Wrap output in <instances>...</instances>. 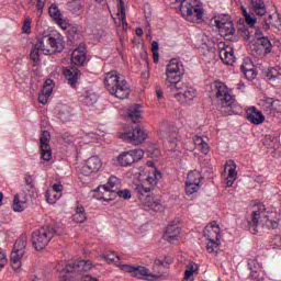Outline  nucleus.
Masks as SVG:
<instances>
[{"mask_svg": "<svg viewBox=\"0 0 281 281\" xmlns=\"http://www.w3.org/2000/svg\"><path fill=\"white\" fill-rule=\"evenodd\" d=\"M186 69L181 60L173 58L166 66L165 87L171 98L180 104H192L196 98V89L182 82Z\"/></svg>", "mask_w": 281, "mask_h": 281, "instance_id": "1", "label": "nucleus"}, {"mask_svg": "<svg viewBox=\"0 0 281 281\" xmlns=\"http://www.w3.org/2000/svg\"><path fill=\"white\" fill-rule=\"evenodd\" d=\"M65 49V38L58 32L47 35H41L31 50V58L34 63H38L41 54L52 56V54H60Z\"/></svg>", "mask_w": 281, "mask_h": 281, "instance_id": "2", "label": "nucleus"}, {"mask_svg": "<svg viewBox=\"0 0 281 281\" xmlns=\"http://www.w3.org/2000/svg\"><path fill=\"white\" fill-rule=\"evenodd\" d=\"M104 85L109 93L114 95V98H119V100H126V98L131 95V86L128 85V81L115 70L105 74Z\"/></svg>", "mask_w": 281, "mask_h": 281, "instance_id": "3", "label": "nucleus"}, {"mask_svg": "<svg viewBox=\"0 0 281 281\" xmlns=\"http://www.w3.org/2000/svg\"><path fill=\"white\" fill-rule=\"evenodd\" d=\"M265 205L260 204L252 209L251 215L248 218V229L250 234H258V226L262 223L268 229H278V222L269 220L267 213L265 212Z\"/></svg>", "mask_w": 281, "mask_h": 281, "instance_id": "4", "label": "nucleus"}, {"mask_svg": "<svg viewBox=\"0 0 281 281\" xmlns=\"http://www.w3.org/2000/svg\"><path fill=\"white\" fill-rule=\"evenodd\" d=\"M214 93L218 109H226V113H229L236 106V99H234L232 90L224 82H214Z\"/></svg>", "mask_w": 281, "mask_h": 281, "instance_id": "5", "label": "nucleus"}, {"mask_svg": "<svg viewBox=\"0 0 281 281\" xmlns=\"http://www.w3.org/2000/svg\"><path fill=\"white\" fill-rule=\"evenodd\" d=\"M180 12L183 19L190 23H203L205 10L203 7L196 4V0H182Z\"/></svg>", "mask_w": 281, "mask_h": 281, "instance_id": "6", "label": "nucleus"}, {"mask_svg": "<svg viewBox=\"0 0 281 281\" xmlns=\"http://www.w3.org/2000/svg\"><path fill=\"white\" fill-rule=\"evenodd\" d=\"M55 269L59 271V273H78L80 271H91L93 269V263L90 260L85 259H75L68 261H59Z\"/></svg>", "mask_w": 281, "mask_h": 281, "instance_id": "7", "label": "nucleus"}, {"mask_svg": "<svg viewBox=\"0 0 281 281\" xmlns=\"http://www.w3.org/2000/svg\"><path fill=\"white\" fill-rule=\"evenodd\" d=\"M56 234V229L52 226H44L32 234V243L34 247H47L54 235Z\"/></svg>", "mask_w": 281, "mask_h": 281, "instance_id": "8", "label": "nucleus"}, {"mask_svg": "<svg viewBox=\"0 0 281 281\" xmlns=\"http://www.w3.org/2000/svg\"><path fill=\"white\" fill-rule=\"evenodd\" d=\"M204 238L206 247H221V226L218 223L211 222L204 227Z\"/></svg>", "mask_w": 281, "mask_h": 281, "instance_id": "9", "label": "nucleus"}, {"mask_svg": "<svg viewBox=\"0 0 281 281\" xmlns=\"http://www.w3.org/2000/svg\"><path fill=\"white\" fill-rule=\"evenodd\" d=\"M120 138L124 139V142H128V144H133L134 146H139L143 142H146L148 134L142 127L136 126L132 131L121 134Z\"/></svg>", "mask_w": 281, "mask_h": 281, "instance_id": "10", "label": "nucleus"}, {"mask_svg": "<svg viewBox=\"0 0 281 281\" xmlns=\"http://www.w3.org/2000/svg\"><path fill=\"white\" fill-rule=\"evenodd\" d=\"M144 157V150L142 149H133L130 151H123L117 156L116 160L120 166H133L135 161H139Z\"/></svg>", "mask_w": 281, "mask_h": 281, "instance_id": "11", "label": "nucleus"}, {"mask_svg": "<svg viewBox=\"0 0 281 281\" xmlns=\"http://www.w3.org/2000/svg\"><path fill=\"white\" fill-rule=\"evenodd\" d=\"M122 182L115 176H111L106 184L101 187L104 190L105 194H109V198L102 196L103 201H113L116 196V192L120 190Z\"/></svg>", "mask_w": 281, "mask_h": 281, "instance_id": "12", "label": "nucleus"}, {"mask_svg": "<svg viewBox=\"0 0 281 281\" xmlns=\"http://www.w3.org/2000/svg\"><path fill=\"white\" fill-rule=\"evenodd\" d=\"M122 270L131 273L133 278L138 280H153L155 278V276L148 273L149 270L144 266L123 265Z\"/></svg>", "mask_w": 281, "mask_h": 281, "instance_id": "13", "label": "nucleus"}, {"mask_svg": "<svg viewBox=\"0 0 281 281\" xmlns=\"http://www.w3.org/2000/svg\"><path fill=\"white\" fill-rule=\"evenodd\" d=\"M217 49L220 50V58L224 65H234L236 63L232 46H228L225 42H220L217 43Z\"/></svg>", "mask_w": 281, "mask_h": 281, "instance_id": "14", "label": "nucleus"}, {"mask_svg": "<svg viewBox=\"0 0 281 281\" xmlns=\"http://www.w3.org/2000/svg\"><path fill=\"white\" fill-rule=\"evenodd\" d=\"M102 168V159L98 156H91L88 158L86 165L81 168L82 175L89 177V175H93V172H100Z\"/></svg>", "mask_w": 281, "mask_h": 281, "instance_id": "15", "label": "nucleus"}, {"mask_svg": "<svg viewBox=\"0 0 281 281\" xmlns=\"http://www.w3.org/2000/svg\"><path fill=\"white\" fill-rule=\"evenodd\" d=\"M179 234H181V227L175 223H170L165 229L162 239L169 243V245H177Z\"/></svg>", "mask_w": 281, "mask_h": 281, "instance_id": "16", "label": "nucleus"}, {"mask_svg": "<svg viewBox=\"0 0 281 281\" xmlns=\"http://www.w3.org/2000/svg\"><path fill=\"white\" fill-rule=\"evenodd\" d=\"M49 139H52V135L47 131H43L40 138V147L42 151V159H44V161H49V159H52V147L49 146Z\"/></svg>", "mask_w": 281, "mask_h": 281, "instance_id": "17", "label": "nucleus"}, {"mask_svg": "<svg viewBox=\"0 0 281 281\" xmlns=\"http://www.w3.org/2000/svg\"><path fill=\"white\" fill-rule=\"evenodd\" d=\"M71 64L77 67H82L87 60V46L83 43L79 44L77 48L74 49L71 54Z\"/></svg>", "mask_w": 281, "mask_h": 281, "instance_id": "18", "label": "nucleus"}, {"mask_svg": "<svg viewBox=\"0 0 281 281\" xmlns=\"http://www.w3.org/2000/svg\"><path fill=\"white\" fill-rule=\"evenodd\" d=\"M261 109L266 112L267 115H276V113H280V100H273L272 98H266L261 101Z\"/></svg>", "mask_w": 281, "mask_h": 281, "instance_id": "19", "label": "nucleus"}, {"mask_svg": "<svg viewBox=\"0 0 281 281\" xmlns=\"http://www.w3.org/2000/svg\"><path fill=\"white\" fill-rule=\"evenodd\" d=\"M49 16L55 21L61 30H68L69 29V22L63 18V13H60V9L56 7V4H52L48 9Z\"/></svg>", "mask_w": 281, "mask_h": 281, "instance_id": "20", "label": "nucleus"}, {"mask_svg": "<svg viewBox=\"0 0 281 281\" xmlns=\"http://www.w3.org/2000/svg\"><path fill=\"white\" fill-rule=\"evenodd\" d=\"M224 172H227L226 187L232 188L234 181L238 179V172H236V162L234 160L226 161Z\"/></svg>", "mask_w": 281, "mask_h": 281, "instance_id": "21", "label": "nucleus"}, {"mask_svg": "<svg viewBox=\"0 0 281 281\" xmlns=\"http://www.w3.org/2000/svg\"><path fill=\"white\" fill-rule=\"evenodd\" d=\"M246 120L258 126L265 122V115L256 108L251 106L246 110Z\"/></svg>", "mask_w": 281, "mask_h": 281, "instance_id": "22", "label": "nucleus"}, {"mask_svg": "<svg viewBox=\"0 0 281 281\" xmlns=\"http://www.w3.org/2000/svg\"><path fill=\"white\" fill-rule=\"evenodd\" d=\"M217 30L225 41H236V29L234 27L233 22L226 23L224 26H220Z\"/></svg>", "mask_w": 281, "mask_h": 281, "instance_id": "23", "label": "nucleus"}, {"mask_svg": "<svg viewBox=\"0 0 281 281\" xmlns=\"http://www.w3.org/2000/svg\"><path fill=\"white\" fill-rule=\"evenodd\" d=\"M145 207H148L151 212H164L161 200L150 195H147L145 199Z\"/></svg>", "mask_w": 281, "mask_h": 281, "instance_id": "24", "label": "nucleus"}, {"mask_svg": "<svg viewBox=\"0 0 281 281\" xmlns=\"http://www.w3.org/2000/svg\"><path fill=\"white\" fill-rule=\"evenodd\" d=\"M273 45H271V41L269 37H261L256 42L254 49L258 48L259 54H269L271 53Z\"/></svg>", "mask_w": 281, "mask_h": 281, "instance_id": "25", "label": "nucleus"}, {"mask_svg": "<svg viewBox=\"0 0 281 281\" xmlns=\"http://www.w3.org/2000/svg\"><path fill=\"white\" fill-rule=\"evenodd\" d=\"M64 76L66 77V80L68 81V85H70V87H76V83L80 78V70H78V68L66 69L64 71Z\"/></svg>", "mask_w": 281, "mask_h": 281, "instance_id": "26", "label": "nucleus"}, {"mask_svg": "<svg viewBox=\"0 0 281 281\" xmlns=\"http://www.w3.org/2000/svg\"><path fill=\"white\" fill-rule=\"evenodd\" d=\"M250 5L255 14L258 16H266L267 4H265V0H250Z\"/></svg>", "mask_w": 281, "mask_h": 281, "instance_id": "27", "label": "nucleus"}, {"mask_svg": "<svg viewBox=\"0 0 281 281\" xmlns=\"http://www.w3.org/2000/svg\"><path fill=\"white\" fill-rule=\"evenodd\" d=\"M193 144H195V148H198L203 155H207V153H210V145L205 142L203 136L195 135Z\"/></svg>", "mask_w": 281, "mask_h": 281, "instance_id": "28", "label": "nucleus"}, {"mask_svg": "<svg viewBox=\"0 0 281 281\" xmlns=\"http://www.w3.org/2000/svg\"><path fill=\"white\" fill-rule=\"evenodd\" d=\"M142 106L139 104H135L128 108L127 110V117L132 120L134 124H137L139 122V119L142 117Z\"/></svg>", "mask_w": 281, "mask_h": 281, "instance_id": "29", "label": "nucleus"}, {"mask_svg": "<svg viewBox=\"0 0 281 281\" xmlns=\"http://www.w3.org/2000/svg\"><path fill=\"white\" fill-rule=\"evenodd\" d=\"M72 221L74 223H85V221H87V212L85 211V206H82V204H78L75 209Z\"/></svg>", "mask_w": 281, "mask_h": 281, "instance_id": "30", "label": "nucleus"}, {"mask_svg": "<svg viewBox=\"0 0 281 281\" xmlns=\"http://www.w3.org/2000/svg\"><path fill=\"white\" fill-rule=\"evenodd\" d=\"M211 23L215 25V27L220 29V27H223L224 25H227V23H232V20L229 18V14H224V15L214 16L211 20Z\"/></svg>", "mask_w": 281, "mask_h": 281, "instance_id": "31", "label": "nucleus"}, {"mask_svg": "<svg viewBox=\"0 0 281 281\" xmlns=\"http://www.w3.org/2000/svg\"><path fill=\"white\" fill-rule=\"evenodd\" d=\"M98 102V94L91 90L86 91L83 97V104L86 106H93Z\"/></svg>", "mask_w": 281, "mask_h": 281, "instance_id": "32", "label": "nucleus"}, {"mask_svg": "<svg viewBox=\"0 0 281 281\" xmlns=\"http://www.w3.org/2000/svg\"><path fill=\"white\" fill-rule=\"evenodd\" d=\"M153 176H149L146 178V183H149V188H155V186H157L158 181L161 179V171H159L158 169H154V172H151Z\"/></svg>", "mask_w": 281, "mask_h": 281, "instance_id": "33", "label": "nucleus"}, {"mask_svg": "<svg viewBox=\"0 0 281 281\" xmlns=\"http://www.w3.org/2000/svg\"><path fill=\"white\" fill-rule=\"evenodd\" d=\"M83 3H85L83 0L68 1L67 8L74 14H78V12H80V10H82Z\"/></svg>", "mask_w": 281, "mask_h": 281, "instance_id": "34", "label": "nucleus"}, {"mask_svg": "<svg viewBox=\"0 0 281 281\" xmlns=\"http://www.w3.org/2000/svg\"><path fill=\"white\" fill-rule=\"evenodd\" d=\"M201 172L199 170L190 171L187 176V183H196L198 186H201Z\"/></svg>", "mask_w": 281, "mask_h": 281, "instance_id": "35", "label": "nucleus"}, {"mask_svg": "<svg viewBox=\"0 0 281 281\" xmlns=\"http://www.w3.org/2000/svg\"><path fill=\"white\" fill-rule=\"evenodd\" d=\"M71 117V108L67 105H63L59 110V120L61 122H69Z\"/></svg>", "mask_w": 281, "mask_h": 281, "instance_id": "36", "label": "nucleus"}, {"mask_svg": "<svg viewBox=\"0 0 281 281\" xmlns=\"http://www.w3.org/2000/svg\"><path fill=\"white\" fill-rule=\"evenodd\" d=\"M266 77L268 80L274 81V80H281V68H270L267 71Z\"/></svg>", "mask_w": 281, "mask_h": 281, "instance_id": "37", "label": "nucleus"}, {"mask_svg": "<svg viewBox=\"0 0 281 281\" xmlns=\"http://www.w3.org/2000/svg\"><path fill=\"white\" fill-rule=\"evenodd\" d=\"M136 192L140 195V196H148V194H150V192H153V187H147L146 182L137 184L135 188Z\"/></svg>", "mask_w": 281, "mask_h": 281, "instance_id": "38", "label": "nucleus"}, {"mask_svg": "<svg viewBox=\"0 0 281 281\" xmlns=\"http://www.w3.org/2000/svg\"><path fill=\"white\" fill-rule=\"evenodd\" d=\"M60 196H63V193H58V192L49 191V190L46 191V201L50 205H54V203H56V201H58V199H60Z\"/></svg>", "mask_w": 281, "mask_h": 281, "instance_id": "39", "label": "nucleus"}, {"mask_svg": "<svg viewBox=\"0 0 281 281\" xmlns=\"http://www.w3.org/2000/svg\"><path fill=\"white\" fill-rule=\"evenodd\" d=\"M276 19V14H269V15H265V18L261 19V25L263 27V30H269L272 25L273 27V20Z\"/></svg>", "mask_w": 281, "mask_h": 281, "instance_id": "40", "label": "nucleus"}, {"mask_svg": "<svg viewBox=\"0 0 281 281\" xmlns=\"http://www.w3.org/2000/svg\"><path fill=\"white\" fill-rule=\"evenodd\" d=\"M23 210H25V201L21 202V198H19V195H14L13 212H23Z\"/></svg>", "mask_w": 281, "mask_h": 281, "instance_id": "41", "label": "nucleus"}, {"mask_svg": "<svg viewBox=\"0 0 281 281\" xmlns=\"http://www.w3.org/2000/svg\"><path fill=\"white\" fill-rule=\"evenodd\" d=\"M53 92H54V80L46 79L42 89V93H44L45 95H52Z\"/></svg>", "mask_w": 281, "mask_h": 281, "instance_id": "42", "label": "nucleus"}, {"mask_svg": "<svg viewBox=\"0 0 281 281\" xmlns=\"http://www.w3.org/2000/svg\"><path fill=\"white\" fill-rule=\"evenodd\" d=\"M200 188H201V184L186 182V192H187L188 196H191V194L199 192Z\"/></svg>", "mask_w": 281, "mask_h": 281, "instance_id": "43", "label": "nucleus"}, {"mask_svg": "<svg viewBox=\"0 0 281 281\" xmlns=\"http://www.w3.org/2000/svg\"><path fill=\"white\" fill-rule=\"evenodd\" d=\"M248 267L251 271L250 277H252V279H257L258 276H256V273H258V260L257 259H249L248 260Z\"/></svg>", "mask_w": 281, "mask_h": 281, "instance_id": "44", "label": "nucleus"}, {"mask_svg": "<svg viewBox=\"0 0 281 281\" xmlns=\"http://www.w3.org/2000/svg\"><path fill=\"white\" fill-rule=\"evenodd\" d=\"M243 12H244V19H245L247 25H249L250 27H254V25H256V21H258L256 15H251V14L247 13V9H243Z\"/></svg>", "mask_w": 281, "mask_h": 281, "instance_id": "45", "label": "nucleus"}, {"mask_svg": "<svg viewBox=\"0 0 281 281\" xmlns=\"http://www.w3.org/2000/svg\"><path fill=\"white\" fill-rule=\"evenodd\" d=\"M11 252V260H21L25 256V248H13Z\"/></svg>", "mask_w": 281, "mask_h": 281, "instance_id": "46", "label": "nucleus"}, {"mask_svg": "<svg viewBox=\"0 0 281 281\" xmlns=\"http://www.w3.org/2000/svg\"><path fill=\"white\" fill-rule=\"evenodd\" d=\"M254 68H256V66H254V63L249 58H245L240 66L241 74L245 71H249Z\"/></svg>", "mask_w": 281, "mask_h": 281, "instance_id": "47", "label": "nucleus"}, {"mask_svg": "<svg viewBox=\"0 0 281 281\" xmlns=\"http://www.w3.org/2000/svg\"><path fill=\"white\" fill-rule=\"evenodd\" d=\"M116 258H117V254L115 252L101 254L99 256V259L104 260L105 262H114Z\"/></svg>", "mask_w": 281, "mask_h": 281, "instance_id": "48", "label": "nucleus"}, {"mask_svg": "<svg viewBox=\"0 0 281 281\" xmlns=\"http://www.w3.org/2000/svg\"><path fill=\"white\" fill-rule=\"evenodd\" d=\"M121 3V18H120V23L123 26V30H126L128 27V23H126V12L124 11V5L122 4L123 1L120 0Z\"/></svg>", "mask_w": 281, "mask_h": 281, "instance_id": "49", "label": "nucleus"}, {"mask_svg": "<svg viewBox=\"0 0 281 281\" xmlns=\"http://www.w3.org/2000/svg\"><path fill=\"white\" fill-rule=\"evenodd\" d=\"M22 32L24 34H30V32H32V20L30 18H26L24 20V23L22 25Z\"/></svg>", "mask_w": 281, "mask_h": 281, "instance_id": "50", "label": "nucleus"}, {"mask_svg": "<svg viewBox=\"0 0 281 281\" xmlns=\"http://www.w3.org/2000/svg\"><path fill=\"white\" fill-rule=\"evenodd\" d=\"M243 74H244L245 78H247V80H256V76H258V71L256 70V68L246 70Z\"/></svg>", "mask_w": 281, "mask_h": 281, "instance_id": "51", "label": "nucleus"}, {"mask_svg": "<svg viewBox=\"0 0 281 281\" xmlns=\"http://www.w3.org/2000/svg\"><path fill=\"white\" fill-rule=\"evenodd\" d=\"M116 195L120 196V199H124L125 201H128L131 199V190H117Z\"/></svg>", "mask_w": 281, "mask_h": 281, "instance_id": "52", "label": "nucleus"}, {"mask_svg": "<svg viewBox=\"0 0 281 281\" xmlns=\"http://www.w3.org/2000/svg\"><path fill=\"white\" fill-rule=\"evenodd\" d=\"M8 265V255L0 248V271Z\"/></svg>", "mask_w": 281, "mask_h": 281, "instance_id": "53", "label": "nucleus"}, {"mask_svg": "<svg viewBox=\"0 0 281 281\" xmlns=\"http://www.w3.org/2000/svg\"><path fill=\"white\" fill-rule=\"evenodd\" d=\"M14 247H27V236L22 235L15 240Z\"/></svg>", "mask_w": 281, "mask_h": 281, "instance_id": "54", "label": "nucleus"}, {"mask_svg": "<svg viewBox=\"0 0 281 281\" xmlns=\"http://www.w3.org/2000/svg\"><path fill=\"white\" fill-rule=\"evenodd\" d=\"M24 181L26 183L27 190H32V188H34V178H32V176L29 173H25Z\"/></svg>", "mask_w": 281, "mask_h": 281, "instance_id": "55", "label": "nucleus"}, {"mask_svg": "<svg viewBox=\"0 0 281 281\" xmlns=\"http://www.w3.org/2000/svg\"><path fill=\"white\" fill-rule=\"evenodd\" d=\"M170 150H177V133H172V138L169 139Z\"/></svg>", "mask_w": 281, "mask_h": 281, "instance_id": "56", "label": "nucleus"}, {"mask_svg": "<svg viewBox=\"0 0 281 281\" xmlns=\"http://www.w3.org/2000/svg\"><path fill=\"white\" fill-rule=\"evenodd\" d=\"M63 184H60V183H55V184H53V187L50 188V189H48V191H50V192H57V193H59V194H61V192H63Z\"/></svg>", "mask_w": 281, "mask_h": 281, "instance_id": "57", "label": "nucleus"}, {"mask_svg": "<svg viewBox=\"0 0 281 281\" xmlns=\"http://www.w3.org/2000/svg\"><path fill=\"white\" fill-rule=\"evenodd\" d=\"M271 245L273 247H281V237L280 235H276L273 239L271 240Z\"/></svg>", "mask_w": 281, "mask_h": 281, "instance_id": "58", "label": "nucleus"}, {"mask_svg": "<svg viewBox=\"0 0 281 281\" xmlns=\"http://www.w3.org/2000/svg\"><path fill=\"white\" fill-rule=\"evenodd\" d=\"M274 23L273 27H277L278 30H281V15L280 14H274Z\"/></svg>", "mask_w": 281, "mask_h": 281, "instance_id": "59", "label": "nucleus"}, {"mask_svg": "<svg viewBox=\"0 0 281 281\" xmlns=\"http://www.w3.org/2000/svg\"><path fill=\"white\" fill-rule=\"evenodd\" d=\"M49 100V94L41 93L38 97L40 104H45Z\"/></svg>", "mask_w": 281, "mask_h": 281, "instance_id": "60", "label": "nucleus"}, {"mask_svg": "<svg viewBox=\"0 0 281 281\" xmlns=\"http://www.w3.org/2000/svg\"><path fill=\"white\" fill-rule=\"evenodd\" d=\"M43 8H45V0H37V13L43 14Z\"/></svg>", "mask_w": 281, "mask_h": 281, "instance_id": "61", "label": "nucleus"}, {"mask_svg": "<svg viewBox=\"0 0 281 281\" xmlns=\"http://www.w3.org/2000/svg\"><path fill=\"white\" fill-rule=\"evenodd\" d=\"M11 267L14 271H19L21 269V260H11Z\"/></svg>", "mask_w": 281, "mask_h": 281, "instance_id": "62", "label": "nucleus"}, {"mask_svg": "<svg viewBox=\"0 0 281 281\" xmlns=\"http://www.w3.org/2000/svg\"><path fill=\"white\" fill-rule=\"evenodd\" d=\"M188 270L194 273L195 271H199V265H196L194 261H191L188 265Z\"/></svg>", "mask_w": 281, "mask_h": 281, "instance_id": "63", "label": "nucleus"}, {"mask_svg": "<svg viewBox=\"0 0 281 281\" xmlns=\"http://www.w3.org/2000/svg\"><path fill=\"white\" fill-rule=\"evenodd\" d=\"M83 281H100L98 278H93L90 274L82 277Z\"/></svg>", "mask_w": 281, "mask_h": 281, "instance_id": "64", "label": "nucleus"}]
</instances>
